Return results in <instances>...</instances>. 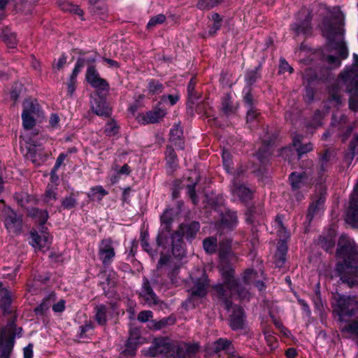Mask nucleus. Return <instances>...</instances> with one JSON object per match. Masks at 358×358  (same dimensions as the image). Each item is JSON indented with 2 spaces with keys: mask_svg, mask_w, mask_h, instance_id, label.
<instances>
[{
  "mask_svg": "<svg viewBox=\"0 0 358 358\" xmlns=\"http://www.w3.org/2000/svg\"><path fill=\"white\" fill-rule=\"evenodd\" d=\"M335 276L350 287L358 285V246L354 241L342 236L338 243Z\"/></svg>",
  "mask_w": 358,
  "mask_h": 358,
  "instance_id": "f257e3e1",
  "label": "nucleus"
},
{
  "mask_svg": "<svg viewBox=\"0 0 358 358\" xmlns=\"http://www.w3.org/2000/svg\"><path fill=\"white\" fill-rule=\"evenodd\" d=\"M280 73H285L286 71H289V73L293 72V69L292 66H289V64L287 63V62L285 59H280Z\"/></svg>",
  "mask_w": 358,
  "mask_h": 358,
  "instance_id": "774afa93",
  "label": "nucleus"
},
{
  "mask_svg": "<svg viewBox=\"0 0 358 358\" xmlns=\"http://www.w3.org/2000/svg\"><path fill=\"white\" fill-rule=\"evenodd\" d=\"M27 157L29 158L34 164H39L40 156L37 155L36 150L34 148H29L27 153Z\"/></svg>",
  "mask_w": 358,
  "mask_h": 358,
  "instance_id": "338daca9",
  "label": "nucleus"
},
{
  "mask_svg": "<svg viewBox=\"0 0 358 358\" xmlns=\"http://www.w3.org/2000/svg\"><path fill=\"white\" fill-rule=\"evenodd\" d=\"M334 156L332 152L326 150L320 158V171H325L329 166L330 162L334 159Z\"/></svg>",
  "mask_w": 358,
  "mask_h": 358,
  "instance_id": "72a5a7b5",
  "label": "nucleus"
},
{
  "mask_svg": "<svg viewBox=\"0 0 358 358\" xmlns=\"http://www.w3.org/2000/svg\"><path fill=\"white\" fill-rule=\"evenodd\" d=\"M230 189L232 195L238 197L243 202H246L252 198V192L236 178L233 180Z\"/></svg>",
  "mask_w": 358,
  "mask_h": 358,
  "instance_id": "2eb2a0df",
  "label": "nucleus"
},
{
  "mask_svg": "<svg viewBox=\"0 0 358 358\" xmlns=\"http://www.w3.org/2000/svg\"><path fill=\"white\" fill-rule=\"evenodd\" d=\"M152 317V312L150 310H143L138 313V320L141 322H145Z\"/></svg>",
  "mask_w": 358,
  "mask_h": 358,
  "instance_id": "69168bd1",
  "label": "nucleus"
},
{
  "mask_svg": "<svg viewBox=\"0 0 358 358\" xmlns=\"http://www.w3.org/2000/svg\"><path fill=\"white\" fill-rule=\"evenodd\" d=\"M336 305L340 317L351 316L358 311V301L355 297L338 295Z\"/></svg>",
  "mask_w": 358,
  "mask_h": 358,
  "instance_id": "6e6552de",
  "label": "nucleus"
},
{
  "mask_svg": "<svg viewBox=\"0 0 358 358\" xmlns=\"http://www.w3.org/2000/svg\"><path fill=\"white\" fill-rule=\"evenodd\" d=\"M358 145V135L350 144V152L345 155L344 159L348 164L351 163L355 155V148Z\"/></svg>",
  "mask_w": 358,
  "mask_h": 358,
  "instance_id": "a18cd8bd",
  "label": "nucleus"
},
{
  "mask_svg": "<svg viewBox=\"0 0 358 358\" xmlns=\"http://www.w3.org/2000/svg\"><path fill=\"white\" fill-rule=\"evenodd\" d=\"M99 99H94L91 103L92 111L99 116L108 117L110 114V110L108 107L103 97L106 96H99Z\"/></svg>",
  "mask_w": 358,
  "mask_h": 358,
  "instance_id": "6ab92c4d",
  "label": "nucleus"
},
{
  "mask_svg": "<svg viewBox=\"0 0 358 358\" xmlns=\"http://www.w3.org/2000/svg\"><path fill=\"white\" fill-rule=\"evenodd\" d=\"M195 84L194 79H191L187 86L188 98L192 103H194L199 98V96L194 92Z\"/></svg>",
  "mask_w": 358,
  "mask_h": 358,
  "instance_id": "864d4df0",
  "label": "nucleus"
},
{
  "mask_svg": "<svg viewBox=\"0 0 358 358\" xmlns=\"http://www.w3.org/2000/svg\"><path fill=\"white\" fill-rule=\"evenodd\" d=\"M231 243L229 241H222L220 243L219 254L220 257L222 259L221 264H227V262L224 260L226 259L230 252ZM222 265H220L221 266Z\"/></svg>",
  "mask_w": 358,
  "mask_h": 358,
  "instance_id": "58836bf2",
  "label": "nucleus"
},
{
  "mask_svg": "<svg viewBox=\"0 0 358 358\" xmlns=\"http://www.w3.org/2000/svg\"><path fill=\"white\" fill-rule=\"evenodd\" d=\"M22 217L15 212L10 210L6 213L4 224L9 233L19 234L22 228Z\"/></svg>",
  "mask_w": 358,
  "mask_h": 358,
  "instance_id": "f8f14e48",
  "label": "nucleus"
},
{
  "mask_svg": "<svg viewBox=\"0 0 358 358\" xmlns=\"http://www.w3.org/2000/svg\"><path fill=\"white\" fill-rule=\"evenodd\" d=\"M302 138L301 135H296L292 141L293 145L296 148L299 158L313 150V145L310 143L305 144L301 143Z\"/></svg>",
  "mask_w": 358,
  "mask_h": 358,
  "instance_id": "4be33fe9",
  "label": "nucleus"
},
{
  "mask_svg": "<svg viewBox=\"0 0 358 358\" xmlns=\"http://www.w3.org/2000/svg\"><path fill=\"white\" fill-rule=\"evenodd\" d=\"M311 15L310 12L305 8L299 11L298 20L299 23H296L292 25V29L299 35L300 34H307L311 29L310 21Z\"/></svg>",
  "mask_w": 358,
  "mask_h": 358,
  "instance_id": "9d476101",
  "label": "nucleus"
},
{
  "mask_svg": "<svg viewBox=\"0 0 358 358\" xmlns=\"http://www.w3.org/2000/svg\"><path fill=\"white\" fill-rule=\"evenodd\" d=\"M56 200L57 187L53 185H48L43 196V201L48 205H52Z\"/></svg>",
  "mask_w": 358,
  "mask_h": 358,
  "instance_id": "c85d7f7f",
  "label": "nucleus"
},
{
  "mask_svg": "<svg viewBox=\"0 0 358 358\" xmlns=\"http://www.w3.org/2000/svg\"><path fill=\"white\" fill-rule=\"evenodd\" d=\"M161 227L157 237L158 246L166 247L168 243V234L171 230V224L173 221V210L166 209L161 215Z\"/></svg>",
  "mask_w": 358,
  "mask_h": 358,
  "instance_id": "0eeeda50",
  "label": "nucleus"
},
{
  "mask_svg": "<svg viewBox=\"0 0 358 358\" xmlns=\"http://www.w3.org/2000/svg\"><path fill=\"white\" fill-rule=\"evenodd\" d=\"M345 85L346 90L350 93L349 106L351 110H358V76L353 71H345L341 73L339 80L331 90L332 99L337 103H341V96L338 88Z\"/></svg>",
  "mask_w": 358,
  "mask_h": 358,
  "instance_id": "7ed1b4c3",
  "label": "nucleus"
},
{
  "mask_svg": "<svg viewBox=\"0 0 358 358\" xmlns=\"http://www.w3.org/2000/svg\"><path fill=\"white\" fill-rule=\"evenodd\" d=\"M169 322H171V323H173L174 321L173 320H171V318H164L157 322L152 321L151 322L152 326L150 327L153 328L156 330H159V329H161L164 328V327H166L169 324Z\"/></svg>",
  "mask_w": 358,
  "mask_h": 358,
  "instance_id": "bf43d9fd",
  "label": "nucleus"
},
{
  "mask_svg": "<svg viewBox=\"0 0 358 358\" xmlns=\"http://www.w3.org/2000/svg\"><path fill=\"white\" fill-rule=\"evenodd\" d=\"M166 20V17L163 14H159L152 17L148 23V28H152L157 24H162Z\"/></svg>",
  "mask_w": 358,
  "mask_h": 358,
  "instance_id": "6e6d98bb",
  "label": "nucleus"
},
{
  "mask_svg": "<svg viewBox=\"0 0 358 358\" xmlns=\"http://www.w3.org/2000/svg\"><path fill=\"white\" fill-rule=\"evenodd\" d=\"M31 245L38 250H45L49 248L51 243V237L48 232L42 231L41 234L37 231H32L31 233Z\"/></svg>",
  "mask_w": 358,
  "mask_h": 358,
  "instance_id": "4468645a",
  "label": "nucleus"
},
{
  "mask_svg": "<svg viewBox=\"0 0 358 358\" xmlns=\"http://www.w3.org/2000/svg\"><path fill=\"white\" fill-rule=\"evenodd\" d=\"M197 349L196 345H190L185 343L175 345L161 340L156 341L150 348V355L155 357L159 354H165L166 358H190Z\"/></svg>",
  "mask_w": 358,
  "mask_h": 358,
  "instance_id": "39448f33",
  "label": "nucleus"
},
{
  "mask_svg": "<svg viewBox=\"0 0 358 358\" xmlns=\"http://www.w3.org/2000/svg\"><path fill=\"white\" fill-rule=\"evenodd\" d=\"M138 338V334L137 332H131L130 337L129 338L127 343L126 350H129V349L131 348V350L133 351L135 348L134 345H135L137 343Z\"/></svg>",
  "mask_w": 358,
  "mask_h": 358,
  "instance_id": "e2e57ef3",
  "label": "nucleus"
},
{
  "mask_svg": "<svg viewBox=\"0 0 358 358\" xmlns=\"http://www.w3.org/2000/svg\"><path fill=\"white\" fill-rule=\"evenodd\" d=\"M320 245L322 248H324L326 251H329L331 250L335 245V240L332 236L329 237H321L320 238Z\"/></svg>",
  "mask_w": 358,
  "mask_h": 358,
  "instance_id": "09e8293b",
  "label": "nucleus"
},
{
  "mask_svg": "<svg viewBox=\"0 0 358 358\" xmlns=\"http://www.w3.org/2000/svg\"><path fill=\"white\" fill-rule=\"evenodd\" d=\"M235 292H237L239 298L241 300L249 299L250 292L245 288L242 287L238 282L237 285L235 286Z\"/></svg>",
  "mask_w": 358,
  "mask_h": 358,
  "instance_id": "680f3d73",
  "label": "nucleus"
},
{
  "mask_svg": "<svg viewBox=\"0 0 358 358\" xmlns=\"http://www.w3.org/2000/svg\"><path fill=\"white\" fill-rule=\"evenodd\" d=\"M90 10L94 14L101 13L105 10L106 6L100 0H90Z\"/></svg>",
  "mask_w": 358,
  "mask_h": 358,
  "instance_id": "8fccbe9b",
  "label": "nucleus"
},
{
  "mask_svg": "<svg viewBox=\"0 0 358 358\" xmlns=\"http://www.w3.org/2000/svg\"><path fill=\"white\" fill-rule=\"evenodd\" d=\"M11 304V294L10 293L5 289L3 295L1 296L0 300V308L3 314L10 313V306Z\"/></svg>",
  "mask_w": 358,
  "mask_h": 358,
  "instance_id": "e433bc0d",
  "label": "nucleus"
},
{
  "mask_svg": "<svg viewBox=\"0 0 358 358\" xmlns=\"http://www.w3.org/2000/svg\"><path fill=\"white\" fill-rule=\"evenodd\" d=\"M211 20L213 23L209 29L208 35L213 36L215 34L217 31L220 29L222 25V19L217 13H215L212 14Z\"/></svg>",
  "mask_w": 358,
  "mask_h": 358,
  "instance_id": "ea45409f",
  "label": "nucleus"
},
{
  "mask_svg": "<svg viewBox=\"0 0 358 358\" xmlns=\"http://www.w3.org/2000/svg\"><path fill=\"white\" fill-rule=\"evenodd\" d=\"M275 137L273 136H270L266 134V136H263L262 140L264 145V148L262 149H259L258 153L257 154L259 159H262L267 155L266 149L268 146L271 145L274 142Z\"/></svg>",
  "mask_w": 358,
  "mask_h": 358,
  "instance_id": "2f4dec72",
  "label": "nucleus"
},
{
  "mask_svg": "<svg viewBox=\"0 0 358 358\" xmlns=\"http://www.w3.org/2000/svg\"><path fill=\"white\" fill-rule=\"evenodd\" d=\"M343 17L341 14L332 15L323 20L321 29L323 36L342 59L348 57L347 47L343 41Z\"/></svg>",
  "mask_w": 358,
  "mask_h": 358,
  "instance_id": "f03ea898",
  "label": "nucleus"
},
{
  "mask_svg": "<svg viewBox=\"0 0 358 358\" xmlns=\"http://www.w3.org/2000/svg\"><path fill=\"white\" fill-rule=\"evenodd\" d=\"M166 115V111L159 108H155L146 113L138 116V122L143 124H154L158 122Z\"/></svg>",
  "mask_w": 358,
  "mask_h": 358,
  "instance_id": "f3484780",
  "label": "nucleus"
},
{
  "mask_svg": "<svg viewBox=\"0 0 358 358\" xmlns=\"http://www.w3.org/2000/svg\"><path fill=\"white\" fill-rule=\"evenodd\" d=\"M99 255L103 266L111 264L115 255V249L110 239H103L99 247Z\"/></svg>",
  "mask_w": 358,
  "mask_h": 358,
  "instance_id": "9b49d317",
  "label": "nucleus"
},
{
  "mask_svg": "<svg viewBox=\"0 0 358 358\" xmlns=\"http://www.w3.org/2000/svg\"><path fill=\"white\" fill-rule=\"evenodd\" d=\"M166 159L169 166L173 171L177 166V157L171 147L166 148Z\"/></svg>",
  "mask_w": 358,
  "mask_h": 358,
  "instance_id": "a19ab883",
  "label": "nucleus"
},
{
  "mask_svg": "<svg viewBox=\"0 0 358 358\" xmlns=\"http://www.w3.org/2000/svg\"><path fill=\"white\" fill-rule=\"evenodd\" d=\"M203 246L207 253H215L217 248V240L213 236L206 238L203 241Z\"/></svg>",
  "mask_w": 358,
  "mask_h": 358,
  "instance_id": "f704fd0d",
  "label": "nucleus"
},
{
  "mask_svg": "<svg viewBox=\"0 0 358 358\" xmlns=\"http://www.w3.org/2000/svg\"><path fill=\"white\" fill-rule=\"evenodd\" d=\"M180 266L179 265H173L171 267V271L169 273V276L171 282L173 284H176L178 282V273L179 272Z\"/></svg>",
  "mask_w": 358,
  "mask_h": 358,
  "instance_id": "0e129e2a",
  "label": "nucleus"
},
{
  "mask_svg": "<svg viewBox=\"0 0 358 358\" xmlns=\"http://www.w3.org/2000/svg\"><path fill=\"white\" fill-rule=\"evenodd\" d=\"M220 2L221 0H199L196 6L201 10H208L217 6Z\"/></svg>",
  "mask_w": 358,
  "mask_h": 358,
  "instance_id": "c03bdc74",
  "label": "nucleus"
},
{
  "mask_svg": "<svg viewBox=\"0 0 358 358\" xmlns=\"http://www.w3.org/2000/svg\"><path fill=\"white\" fill-rule=\"evenodd\" d=\"M23 113L36 116L38 113V105L36 101L26 100L23 103Z\"/></svg>",
  "mask_w": 358,
  "mask_h": 358,
  "instance_id": "c9c22d12",
  "label": "nucleus"
},
{
  "mask_svg": "<svg viewBox=\"0 0 358 358\" xmlns=\"http://www.w3.org/2000/svg\"><path fill=\"white\" fill-rule=\"evenodd\" d=\"M86 79L90 85L96 89L98 96H106L108 92L109 86L108 83L101 78L94 66H90L86 73Z\"/></svg>",
  "mask_w": 358,
  "mask_h": 358,
  "instance_id": "1a4fd4ad",
  "label": "nucleus"
},
{
  "mask_svg": "<svg viewBox=\"0 0 358 358\" xmlns=\"http://www.w3.org/2000/svg\"><path fill=\"white\" fill-rule=\"evenodd\" d=\"M348 220L355 227H358V183L355 187L348 212Z\"/></svg>",
  "mask_w": 358,
  "mask_h": 358,
  "instance_id": "dca6fc26",
  "label": "nucleus"
},
{
  "mask_svg": "<svg viewBox=\"0 0 358 358\" xmlns=\"http://www.w3.org/2000/svg\"><path fill=\"white\" fill-rule=\"evenodd\" d=\"M259 78V68L249 70L245 76V80L250 85L253 84Z\"/></svg>",
  "mask_w": 358,
  "mask_h": 358,
  "instance_id": "603ef678",
  "label": "nucleus"
},
{
  "mask_svg": "<svg viewBox=\"0 0 358 358\" xmlns=\"http://www.w3.org/2000/svg\"><path fill=\"white\" fill-rule=\"evenodd\" d=\"M3 41L9 48H14L17 44V38L14 33H6L3 36Z\"/></svg>",
  "mask_w": 358,
  "mask_h": 358,
  "instance_id": "5fc2aeb1",
  "label": "nucleus"
},
{
  "mask_svg": "<svg viewBox=\"0 0 358 358\" xmlns=\"http://www.w3.org/2000/svg\"><path fill=\"white\" fill-rule=\"evenodd\" d=\"M213 350L215 352H219L221 350H224L229 354L232 353L231 342L223 338H220L213 343Z\"/></svg>",
  "mask_w": 358,
  "mask_h": 358,
  "instance_id": "bb28decb",
  "label": "nucleus"
},
{
  "mask_svg": "<svg viewBox=\"0 0 358 358\" xmlns=\"http://www.w3.org/2000/svg\"><path fill=\"white\" fill-rule=\"evenodd\" d=\"M182 134V129L179 124L174 125L170 131V141L180 149H182L184 145L181 139Z\"/></svg>",
  "mask_w": 358,
  "mask_h": 358,
  "instance_id": "393cba45",
  "label": "nucleus"
},
{
  "mask_svg": "<svg viewBox=\"0 0 358 358\" xmlns=\"http://www.w3.org/2000/svg\"><path fill=\"white\" fill-rule=\"evenodd\" d=\"M162 88H163L162 85L158 81H155V80H152L150 81V83L148 84L149 92L152 94H158V93L162 92Z\"/></svg>",
  "mask_w": 358,
  "mask_h": 358,
  "instance_id": "052dcab7",
  "label": "nucleus"
},
{
  "mask_svg": "<svg viewBox=\"0 0 358 358\" xmlns=\"http://www.w3.org/2000/svg\"><path fill=\"white\" fill-rule=\"evenodd\" d=\"M108 192L102 186H96L90 189L88 197L92 201H101Z\"/></svg>",
  "mask_w": 358,
  "mask_h": 358,
  "instance_id": "7c9ffc66",
  "label": "nucleus"
},
{
  "mask_svg": "<svg viewBox=\"0 0 358 358\" xmlns=\"http://www.w3.org/2000/svg\"><path fill=\"white\" fill-rule=\"evenodd\" d=\"M35 117L27 113H22V124L25 129H31L35 125Z\"/></svg>",
  "mask_w": 358,
  "mask_h": 358,
  "instance_id": "de8ad7c7",
  "label": "nucleus"
},
{
  "mask_svg": "<svg viewBox=\"0 0 358 358\" xmlns=\"http://www.w3.org/2000/svg\"><path fill=\"white\" fill-rule=\"evenodd\" d=\"M110 308L103 304L96 306L94 308V317L96 322L101 326L106 325L107 323V317L110 314Z\"/></svg>",
  "mask_w": 358,
  "mask_h": 358,
  "instance_id": "412c9836",
  "label": "nucleus"
},
{
  "mask_svg": "<svg viewBox=\"0 0 358 358\" xmlns=\"http://www.w3.org/2000/svg\"><path fill=\"white\" fill-rule=\"evenodd\" d=\"M222 110L227 115L232 114L234 112V108L231 102V96L228 94H226L222 99Z\"/></svg>",
  "mask_w": 358,
  "mask_h": 358,
  "instance_id": "37998d69",
  "label": "nucleus"
},
{
  "mask_svg": "<svg viewBox=\"0 0 358 358\" xmlns=\"http://www.w3.org/2000/svg\"><path fill=\"white\" fill-rule=\"evenodd\" d=\"M29 215L34 217L41 225L44 224L48 218V213L46 210H42L38 208L31 210Z\"/></svg>",
  "mask_w": 358,
  "mask_h": 358,
  "instance_id": "4c0bfd02",
  "label": "nucleus"
},
{
  "mask_svg": "<svg viewBox=\"0 0 358 358\" xmlns=\"http://www.w3.org/2000/svg\"><path fill=\"white\" fill-rule=\"evenodd\" d=\"M77 203L76 199L72 195L66 196L62 201V206L64 209H70L76 206Z\"/></svg>",
  "mask_w": 358,
  "mask_h": 358,
  "instance_id": "13d9d810",
  "label": "nucleus"
},
{
  "mask_svg": "<svg viewBox=\"0 0 358 358\" xmlns=\"http://www.w3.org/2000/svg\"><path fill=\"white\" fill-rule=\"evenodd\" d=\"M118 132V127L114 121L108 122L105 127V133L109 136H113Z\"/></svg>",
  "mask_w": 358,
  "mask_h": 358,
  "instance_id": "4d7b16f0",
  "label": "nucleus"
},
{
  "mask_svg": "<svg viewBox=\"0 0 358 358\" xmlns=\"http://www.w3.org/2000/svg\"><path fill=\"white\" fill-rule=\"evenodd\" d=\"M259 210L255 207H250L245 213V220L248 223L252 224L255 222L256 217L259 215Z\"/></svg>",
  "mask_w": 358,
  "mask_h": 358,
  "instance_id": "3c124183",
  "label": "nucleus"
},
{
  "mask_svg": "<svg viewBox=\"0 0 358 358\" xmlns=\"http://www.w3.org/2000/svg\"><path fill=\"white\" fill-rule=\"evenodd\" d=\"M278 236L280 241H287L289 238V233L283 225L282 218L278 215L275 220Z\"/></svg>",
  "mask_w": 358,
  "mask_h": 358,
  "instance_id": "cd10ccee",
  "label": "nucleus"
},
{
  "mask_svg": "<svg viewBox=\"0 0 358 358\" xmlns=\"http://www.w3.org/2000/svg\"><path fill=\"white\" fill-rule=\"evenodd\" d=\"M194 179L192 182L187 185V194L192 201L194 204L198 203V198L195 192V187L199 180V177L196 172H192L191 176L189 177V180Z\"/></svg>",
  "mask_w": 358,
  "mask_h": 358,
  "instance_id": "b1692460",
  "label": "nucleus"
},
{
  "mask_svg": "<svg viewBox=\"0 0 358 358\" xmlns=\"http://www.w3.org/2000/svg\"><path fill=\"white\" fill-rule=\"evenodd\" d=\"M208 285V280L205 276H203V278L202 279H199L196 282L195 286L193 288V289L192 290L191 298H194V297L202 298L204 296H206V294L207 293L206 289H207Z\"/></svg>",
  "mask_w": 358,
  "mask_h": 358,
  "instance_id": "5701e85b",
  "label": "nucleus"
},
{
  "mask_svg": "<svg viewBox=\"0 0 358 358\" xmlns=\"http://www.w3.org/2000/svg\"><path fill=\"white\" fill-rule=\"evenodd\" d=\"M245 322V315L243 310L238 306L234 308L233 313L230 316V326L236 329H241L243 328Z\"/></svg>",
  "mask_w": 358,
  "mask_h": 358,
  "instance_id": "aec40b11",
  "label": "nucleus"
},
{
  "mask_svg": "<svg viewBox=\"0 0 358 358\" xmlns=\"http://www.w3.org/2000/svg\"><path fill=\"white\" fill-rule=\"evenodd\" d=\"M257 278V273L252 269L246 270L242 276L243 282L245 285H249L255 282Z\"/></svg>",
  "mask_w": 358,
  "mask_h": 358,
  "instance_id": "49530a36",
  "label": "nucleus"
},
{
  "mask_svg": "<svg viewBox=\"0 0 358 358\" xmlns=\"http://www.w3.org/2000/svg\"><path fill=\"white\" fill-rule=\"evenodd\" d=\"M238 222L237 215L235 212L227 211L222 218V224L226 227L232 228Z\"/></svg>",
  "mask_w": 358,
  "mask_h": 358,
  "instance_id": "c756f323",
  "label": "nucleus"
},
{
  "mask_svg": "<svg viewBox=\"0 0 358 358\" xmlns=\"http://www.w3.org/2000/svg\"><path fill=\"white\" fill-rule=\"evenodd\" d=\"M324 194V192L322 190L320 196H316L310 203L307 214L309 222L314 217H320L322 214L325 201Z\"/></svg>",
  "mask_w": 358,
  "mask_h": 358,
  "instance_id": "ddd939ff",
  "label": "nucleus"
},
{
  "mask_svg": "<svg viewBox=\"0 0 358 358\" xmlns=\"http://www.w3.org/2000/svg\"><path fill=\"white\" fill-rule=\"evenodd\" d=\"M60 8L64 11L73 13L79 16H83V11L78 6L73 5L68 1L62 3Z\"/></svg>",
  "mask_w": 358,
  "mask_h": 358,
  "instance_id": "79ce46f5",
  "label": "nucleus"
},
{
  "mask_svg": "<svg viewBox=\"0 0 358 358\" xmlns=\"http://www.w3.org/2000/svg\"><path fill=\"white\" fill-rule=\"evenodd\" d=\"M341 331L345 337L358 335V320H354L341 327Z\"/></svg>",
  "mask_w": 358,
  "mask_h": 358,
  "instance_id": "a878e982",
  "label": "nucleus"
},
{
  "mask_svg": "<svg viewBox=\"0 0 358 358\" xmlns=\"http://www.w3.org/2000/svg\"><path fill=\"white\" fill-rule=\"evenodd\" d=\"M220 272L224 282L213 287V295L220 302L224 303L225 308L229 310L231 305L230 299L235 292L237 280L234 277V270L231 265L222 264Z\"/></svg>",
  "mask_w": 358,
  "mask_h": 358,
  "instance_id": "20e7f679",
  "label": "nucleus"
},
{
  "mask_svg": "<svg viewBox=\"0 0 358 358\" xmlns=\"http://www.w3.org/2000/svg\"><path fill=\"white\" fill-rule=\"evenodd\" d=\"M290 183L294 190L301 188L304 185V175L292 173L289 176Z\"/></svg>",
  "mask_w": 358,
  "mask_h": 358,
  "instance_id": "473e14b6",
  "label": "nucleus"
},
{
  "mask_svg": "<svg viewBox=\"0 0 358 358\" xmlns=\"http://www.w3.org/2000/svg\"><path fill=\"white\" fill-rule=\"evenodd\" d=\"M140 296L146 304L149 306L157 303V297L152 291L149 282L145 280L143 284Z\"/></svg>",
  "mask_w": 358,
  "mask_h": 358,
  "instance_id": "a211bd4d",
  "label": "nucleus"
},
{
  "mask_svg": "<svg viewBox=\"0 0 358 358\" xmlns=\"http://www.w3.org/2000/svg\"><path fill=\"white\" fill-rule=\"evenodd\" d=\"M200 228L198 222H192L189 224H181L178 230L171 236V250L174 257L181 259L185 255V243L182 240L183 236L187 239H193Z\"/></svg>",
  "mask_w": 358,
  "mask_h": 358,
  "instance_id": "423d86ee",
  "label": "nucleus"
}]
</instances>
